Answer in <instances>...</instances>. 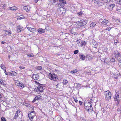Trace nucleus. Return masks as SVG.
<instances>
[{"label": "nucleus", "mask_w": 121, "mask_h": 121, "mask_svg": "<svg viewBox=\"0 0 121 121\" xmlns=\"http://www.w3.org/2000/svg\"><path fill=\"white\" fill-rule=\"evenodd\" d=\"M87 22L86 21L82 19L79 21H78L76 22V25L78 27H80L86 24Z\"/></svg>", "instance_id": "1"}, {"label": "nucleus", "mask_w": 121, "mask_h": 121, "mask_svg": "<svg viewBox=\"0 0 121 121\" xmlns=\"http://www.w3.org/2000/svg\"><path fill=\"white\" fill-rule=\"evenodd\" d=\"M15 85L17 86L20 89H22L26 86V85L22 82H20L18 80H16L15 82Z\"/></svg>", "instance_id": "2"}, {"label": "nucleus", "mask_w": 121, "mask_h": 121, "mask_svg": "<svg viewBox=\"0 0 121 121\" xmlns=\"http://www.w3.org/2000/svg\"><path fill=\"white\" fill-rule=\"evenodd\" d=\"M104 94L105 96L106 99L109 100L111 98V92L108 90L104 91Z\"/></svg>", "instance_id": "3"}, {"label": "nucleus", "mask_w": 121, "mask_h": 121, "mask_svg": "<svg viewBox=\"0 0 121 121\" xmlns=\"http://www.w3.org/2000/svg\"><path fill=\"white\" fill-rule=\"evenodd\" d=\"M48 77L51 80L54 81L57 80L58 79L57 76L55 74H52L49 73L48 75Z\"/></svg>", "instance_id": "4"}, {"label": "nucleus", "mask_w": 121, "mask_h": 121, "mask_svg": "<svg viewBox=\"0 0 121 121\" xmlns=\"http://www.w3.org/2000/svg\"><path fill=\"white\" fill-rule=\"evenodd\" d=\"M66 10L64 9L62 7L59 8L57 10L58 13L59 15L63 14L65 13Z\"/></svg>", "instance_id": "5"}, {"label": "nucleus", "mask_w": 121, "mask_h": 121, "mask_svg": "<svg viewBox=\"0 0 121 121\" xmlns=\"http://www.w3.org/2000/svg\"><path fill=\"white\" fill-rule=\"evenodd\" d=\"M43 86V85H42V86L41 85H38V86L35 89V91L39 93L42 92L44 89Z\"/></svg>", "instance_id": "6"}, {"label": "nucleus", "mask_w": 121, "mask_h": 121, "mask_svg": "<svg viewBox=\"0 0 121 121\" xmlns=\"http://www.w3.org/2000/svg\"><path fill=\"white\" fill-rule=\"evenodd\" d=\"M28 117L31 121H32L34 118V117L35 115V112L34 111L29 112H28Z\"/></svg>", "instance_id": "7"}, {"label": "nucleus", "mask_w": 121, "mask_h": 121, "mask_svg": "<svg viewBox=\"0 0 121 121\" xmlns=\"http://www.w3.org/2000/svg\"><path fill=\"white\" fill-rule=\"evenodd\" d=\"M91 105V104L90 102H86L84 103L85 108V109H88L87 108L88 107Z\"/></svg>", "instance_id": "8"}, {"label": "nucleus", "mask_w": 121, "mask_h": 121, "mask_svg": "<svg viewBox=\"0 0 121 121\" xmlns=\"http://www.w3.org/2000/svg\"><path fill=\"white\" fill-rule=\"evenodd\" d=\"M29 25H28L27 26V29L28 30L32 32H34L36 29L35 28H31V27H29Z\"/></svg>", "instance_id": "9"}, {"label": "nucleus", "mask_w": 121, "mask_h": 121, "mask_svg": "<svg viewBox=\"0 0 121 121\" xmlns=\"http://www.w3.org/2000/svg\"><path fill=\"white\" fill-rule=\"evenodd\" d=\"M59 1L60 2V3L59 4V5L61 6V7H63L64 6V5H62L61 4H65L66 3L65 1L64 0H59Z\"/></svg>", "instance_id": "10"}, {"label": "nucleus", "mask_w": 121, "mask_h": 121, "mask_svg": "<svg viewBox=\"0 0 121 121\" xmlns=\"http://www.w3.org/2000/svg\"><path fill=\"white\" fill-rule=\"evenodd\" d=\"M86 59L87 60H89L92 59V55L88 54L86 55Z\"/></svg>", "instance_id": "11"}, {"label": "nucleus", "mask_w": 121, "mask_h": 121, "mask_svg": "<svg viewBox=\"0 0 121 121\" xmlns=\"http://www.w3.org/2000/svg\"><path fill=\"white\" fill-rule=\"evenodd\" d=\"M30 7L29 6H25L24 7V9L27 12L30 11Z\"/></svg>", "instance_id": "12"}, {"label": "nucleus", "mask_w": 121, "mask_h": 121, "mask_svg": "<svg viewBox=\"0 0 121 121\" xmlns=\"http://www.w3.org/2000/svg\"><path fill=\"white\" fill-rule=\"evenodd\" d=\"M79 57L82 60H84L86 56L84 55L81 54L79 55Z\"/></svg>", "instance_id": "13"}, {"label": "nucleus", "mask_w": 121, "mask_h": 121, "mask_svg": "<svg viewBox=\"0 0 121 121\" xmlns=\"http://www.w3.org/2000/svg\"><path fill=\"white\" fill-rule=\"evenodd\" d=\"M115 6V5L114 4H111L108 6V8L110 10H112L113 8Z\"/></svg>", "instance_id": "14"}, {"label": "nucleus", "mask_w": 121, "mask_h": 121, "mask_svg": "<svg viewBox=\"0 0 121 121\" xmlns=\"http://www.w3.org/2000/svg\"><path fill=\"white\" fill-rule=\"evenodd\" d=\"M119 96L118 94H117V93H116V94L115 96L114 97V99L115 101H118L119 100Z\"/></svg>", "instance_id": "15"}, {"label": "nucleus", "mask_w": 121, "mask_h": 121, "mask_svg": "<svg viewBox=\"0 0 121 121\" xmlns=\"http://www.w3.org/2000/svg\"><path fill=\"white\" fill-rule=\"evenodd\" d=\"M80 45L79 44H78V45L79 47H82L85 46L86 44V42L85 41L81 42H80Z\"/></svg>", "instance_id": "16"}, {"label": "nucleus", "mask_w": 121, "mask_h": 121, "mask_svg": "<svg viewBox=\"0 0 121 121\" xmlns=\"http://www.w3.org/2000/svg\"><path fill=\"white\" fill-rule=\"evenodd\" d=\"M119 53L118 51H115L113 53V55H114V57H117L119 56Z\"/></svg>", "instance_id": "17"}, {"label": "nucleus", "mask_w": 121, "mask_h": 121, "mask_svg": "<svg viewBox=\"0 0 121 121\" xmlns=\"http://www.w3.org/2000/svg\"><path fill=\"white\" fill-rule=\"evenodd\" d=\"M45 31V29H43L41 28H39L38 29V32L40 34L44 33Z\"/></svg>", "instance_id": "18"}, {"label": "nucleus", "mask_w": 121, "mask_h": 121, "mask_svg": "<svg viewBox=\"0 0 121 121\" xmlns=\"http://www.w3.org/2000/svg\"><path fill=\"white\" fill-rule=\"evenodd\" d=\"M9 9L12 11H15L18 9V8L17 7L15 6L11 7Z\"/></svg>", "instance_id": "19"}, {"label": "nucleus", "mask_w": 121, "mask_h": 121, "mask_svg": "<svg viewBox=\"0 0 121 121\" xmlns=\"http://www.w3.org/2000/svg\"><path fill=\"white\" fill-rule=\"evenodd\" d=\"M32 78L35 80H37L38 78V75L37 74H34L33 75Z\"/></svg>", "instance_id": "20"}, {"label": "nucleus", "mask_w": 121, "mask_h": 121, "mask_svg": "<svg viewBox=\"0 0 121 121\" xmlns=\"http://www.w3.org/2000/svg\"><path fill=\"white\" fill-rule=\"evenodd\" d=\"M88 109H85L88 112H90L92 111L93 109V108L92 107V106H90V107H88L87 108Z\"/></svg>", "instance_id": "21"}, {"label": "nucleus", "mask_w": 121, "mask_h": 121, "mask_svg": "<svg viewBox=\"0 0 121 121\" xmlns=\"http://www.w3.org/2000/svg\"><path fill=\"white\" fill-rule=\"evenodd\" d=\"M97 23L96 22H93L90 25V26L91 27H93L96 25Z\"/></svg>", "instance_id": "22"}, {"label": "nucleus", "mask_w": 121, "mask_h": 121, "mask_svg": "<svg viewBox=\"0 0 121 121\" xmlns=\"http://www.w3.org/2000/svg\"><path fill=\"white\" fill-rule=\"evenodd\" d=\"M109 22V21L108 20L104 19L101 23L102 24L106 25Z\"/></svg>", "instance_id": "23"}, {"label": "nucleus", "mask_w": 121, "mask_h": 121, "mask_svg": "<svg viewBox=\"0 0 121 121\" xmlns=\"http://www.w3.org/2000/svg\"><path fill=\"white\" fill-rule=\"evenodd\" d=\"M22 28L20 26H18L17 27V32L19 33L21 31Z\"/></svg>", "instance_id": "24"}, {"label": "nucleus", "mask_w": 121, "mask_h": 121, "mask_svg": "<svg viewBox=\"0 0 121 121\" xmlns=\"http://www.w3.org/2000/svg\"><path fill=\"white\" fill-rule=\"evenodd\" d=\"M41 97V96L40 95H38L36 96L34 99V102L36 101L38 99H40Z\"/></svg>", "instance_id": "25"}, {"label": "nucleus", "mask_w": 121, "mask_h": 121, "mask_svg": "<svg viewBox=\"0 0 121 121\" xmlns=\"http://www.w3.org/2000/svg\"><path fill=\"white\" fill-rule=\"evenodd\" d=\"M0 66L1 68L3 69L5 71V72H6V67L4 66V65L3 64H2L0 65Z\"/></svg>", "instance_id": "26"}, {"label": "nucleus", "mask_w": 121, "mask_h": 121, "mask_svg": "<svg viewBox=\"0 0 121 121\" xmlns=\"http://www.w3.org/2000/svg\"><path fill=\"white\" fill-rule=\"evenodd\" d=\"M114 71L113 73V74L114 75H116L119 74V72L117 69H114Z\"/></svg>", "instance_id": "27"}, {"label": "nucleus", "mask_w": 121, "mask_h": 121, "mask_svg": "<svg viewBox=\"0 0 121 121\" xmlns=\"http://www.w3.org/2000/svg\"><path fill=\"white\" fill-rule=\"evenodd\" d=\"M4 31L6 34L9 35L11 33V31L10 30H4Z\"/></svg>", "instance_id": "28"}, {"label": "nucleus", "mask_w": 121, "mask_h": 121, "mask_svg": "<svg viewBox=\"0 0 121 121\" xmlns=\"http://www.w3.org/2000/svg\"><path fill=\"white\" fill-rule=\"evenodd\" d=\"M10 74L12 75H16L17 73L15 71H12L10 73Z\"/></svg>", "instance_id": "29"}, {"label": "nucleus", "mask_w": 121, "mask_h": 121, "mask_svg": "<svg viewBox=\"0 0 121 121\" xmlns=\"http://www.w3.org/2000/svg\"><path fill=\"white\" fill-rule=\"evenodd\" d=\"M92 46L93 47H94L95 48H96L97 46V44L96 43H92Z\"/></svg>", "instance_id": "30"}, {"label": "nucleus", "mask_w": 121, "mask_h": 121, "mask_svg": "<svg viewBox=\"0 0 121 121\" xmlns=\"http://www.w3.org/2000/svg\"><path fill=\"white\" fill-rule=\"evenodd\" d=\"M42 69V67L41 66L37 67L36 68V69L37 70H40L41 69Z\"/></svg>", "instance_id": "31"}, {"label": "nucleus", "mask_w": 121, "mask_h": 121, "mask_svg": "<svg viewBox=\"0 0 121 121\" xmlns=\"http://www.w3.org/2000/svg\"><path fill=\"white\" fill-rule=\"evenodd\" d=\"M77 72V70L76 69L73 70V71H71V72L72 73H75Z\"/></svg>", "instance_id": "32"}, {"label": "nucleus", "mask_w": 121, "mask_h": 121, "mask_svg": "<svg viewBox=\"0 0 121 121\" xmlns=\"http://www.w3.org/2000/svg\"><path fill=\"white\" fill-rule=\"evenodd\" d=\"M75 10V9L74 6H72L71 8V11L72 12H73V11Z\"/></svg>", "instance_id": "33"}, {"label": "nucleus", "mask_w": 121, "mask_h": 121, "mask_svg": "<svg viewBox=\"0 0 121 121\" xmlns=\"http://www.w3.org/2000/svg\"><path fill=\"white\" fill-rule=\"evenodd\" d=\"M68 82V81L66 80H63V83L64 84H66Z\"/></svg>", "instance_id": "34"}, {"label": "nucleus", "mask_w": 121, "mask_h": 121, "mask_svg": "<svg viewBox=\"0 0 121 121\" xmlns=\"http://www.w3.org/2000/svg\"><path fill=\"white\" fill-rule=\"evenodd\" d=\"M73 30H72L71 31V33L72 34H74V35H76V34H77V33L76 32H73Z\"/></svg>", "instance_id": "35"}, {"label": "nucleus", "mask_w": 121, "mask_h": 121, "mask_svg": "<svg viewBox=\"0 0 121 121\" xmlns=\"http://www.w3.org/2000/svg\"><path fill=\"white\" fill-rule=\"evenodd\" d=\"M78 50H76L74 52V54H77L78 52Z\"/></svg>", "instance_id": "36"}, {"label": "nucleus", "mask_w": 121, "mask_h": 121, "mask_svg": "<svg viewBox=\"0 0 121 121\" xmlns=\"http://www.w3.org/2000/svg\"><path fill=\"white\" fill-rule=\"evenodd\" d=\"M1 121H6L5 119L3 117H2L1 119Z\"/></svg>", "instance_id": "37"}, {"label": "nucleus", "mask_w": 121, "mask_h": 121, "mask_svg": "<svg viewBox=\"0 0 121 121\" xmlns=\"http://www.w3.org/2000/svg\"><path fill=\"white\" fill-rule=\"evenodd\" d=\"M18 116V114H16V113L14 117H13L14 119H16L17 118V117Z\"/></svg>", "instance_id": "38"}, {"label": "nucleus", "mask_w": 121, "mask_h": 121, "mask_svg": "<svg viewBox=\"0 0 121 121\" xmlns=\"http://www.w3.org/2000/svg\"><path fill=\"white\" fill-rule=\"evenodd\" d=\"M75 102L76 103H77L78 101V100L77 99V98H73Z\"/></svg>", "instance_id": "39"}, {"label": "nucleus", "mask_w": 121, "mask_h": 121, "mask_svg": "<svg viewBox=\"0 0 121 121\" xmlns=\"http://www.w3.org/2000/svg\"><path fill=\"white\" fill-rule=\"evenodd\" d=\"M35 82L36 84H38V85H41L42 86V85L41 84H39L38 82L36 81H35Z\"/></svg>", "instance_id": "40"}, {"label": "nucleus", "mask_w": 121, "mask_h": 121, "mask_svg": "<svg viewBox=\"0 0 121 121\" xmlns=\"http://www.w3.org/2000/svg\"><path fill=\"white\" fill-rule=\"evenodd\" d=\"M0 85H2L3 84L4 82H3V80H1L0 82Z\"/></svg>", "instance_id": "41"}, {"label": "nucleus", "mask_w": 121, "mask_h": 121, "mask_svg": "<svg viewBox=\"0 0 121 121\" xmlns=\"http://www.w3.org/2000/svg\"><path fill=\"white\" fill-rule=\"evenodd\" d=\"M110 60L112 62H114L115 61V59L114 58H112L110 59Z\"/></svg>", "instance_id": "42"}, {"label": "nucleus", "mask_w": 121, "mask_h": 121, "mask_svg": "<svg viewBox=\"0 0 121 121\" xmlns=\"http://www.w3.org/2000/svg\"><path fill=\"white\" fill-rule=\"evenodd\" d=\"M20 112V110H18L17 112H16V114H18V113H19Z\"/></svg>", "instance_id": "43"}, {"label": "nucleus", "mask_w": 121, "mask_h": 121, "mask_svg": "<svg viewBox=\"0 0 121 121\" xmlns=\"http://www.w3.org/2000/svg\"><path fill=\"white\" fill-rule=\"evenodd\" d=\"M82 12H80L78 13V14L79 15H82Z\"/></svg>", "instance_id": "44"}, {"label": "nucleus", "mask_w": 121, "mask_h": 121, "mask_svg": "<svg viewBox=\"0 0 121 121\" xmlns=\"http://www.w3.org/2000/svg\"><path fill=\"white\" fill-rule=\"evenodd\" d=\"M27 56H29V57H33V56H34V55H31L30 54H28Z\"/></svg>", "instance_id": "45"}, {"label": "nucleus", "mask_w": 121, "mask_h": 121, "mask_svg": "<svg viewBox=\"0 0 121 121\" xmlns=\"http://www.w3.org/2000/svg\"><path fill=\"white\" fill-rule=\"evenodd\" d=\"M117 1L121 5V0H117Z\"/></svg>", "instance_id": "46"}, {"label": "nucleus", "mask_w": 121, "mask_h": 121, "mask_svg": "<svg viewBox=\"0 0 121 121\" xmlns=\"http://www.w3.org/2000/svg\"><path fill=\"white\" fill-rule=\"evenodd\" d=\"M117 111H121V106L118 109Z\"/></svg>", "instance_id": "47"}, {"label": "nucleus", "mask_w": 121, "mask_h": 121, "mask_svg": "<svg viewBox=\"0 0 121 121\" xmlns=\"http://www.w3.org/2000/svg\"><path fill=\"white\" fill-rule=\"evenodd\" d=\"M19 68L21 69H24L25 68L24 67L20 66L19 67Z\"/></svg>", "instance_id": "48"}, {"label": "nucleus", "mask_w": 121, "mask_h": 121, "mask_svg": "<svg viewBox=\"0 0 121 121\" xmlns=\"http://www.w3.org/2000/svg\"><path fill=\"white\" fill-rule=\"evenodd\" d=\"M111 29V27H108L107 28L106 30H109Z\"/></svg>", "instance_id": "49"}, {"label": "nucleus", "mask_w": 121, "mask_h": 121, "mask_svg": "<svg viewBox=\"0 0 121 121\" xmlns=\"http://www.w3.org/2000/svg\"><path fill=\"white\" fill-rule=\"evenodd\" d=\"M6 4H4L3 5V8H4L6 7Z\"/></svg>", "instance_id": "50"}, {"label": "nucleus", "mask_w": 121, "mask_h": 121, "mask_svg": "<svg viewBox=\"0 0 121 121\" xmlns=\"http://www.w3.org/2000/svg\"><path fill=\"white\" fill-rule=\"evenodd\" d=\"M119 62L120 63H121V59H120L119 60ZM120 66L121 67V64L120 65Z\"/></svg>", "instance_id": "51"}, {"label": "nucleus", "mask_w": 121, "mask_h": 121, "mask_svg": "<svg viewBox=\"0 0 121 121\" xmlns=\"http://www.w3.org/2000/svg\"><path fill=\"white\" fill-rule=\"evenodd\" d=\"M112 19L113 20H116V17H115L113 16L112 17Z\"/></svg>", "instance_id": "52"}, {"label": "nucleus", "mask_w": 121, "mask_h": 121, "mask_svg": "<svg viewBox=\"0 0 121 121\" xmlns=\"http://www.w3.org/2000/svg\"><path fill=\"white\" fill-rule=\"evenodd\" d=\"M79 103L80 104V105H81L82 103V102L81 101H79Z\"/></svg>", "instance_id": "53"}, {"label": "nucleus", "mask_w": 121, "mask_h": 121, "mask_svg": "<svg viewBox=\"0 0 121 121\" xmlns=\"http://www.w3.org/2000/svg\"><path fill=\"white\" fill-rule=\"evenodd\" d=\"M116 22H120L119 20V19H117L116 20Z\"/></svg>", "instance_id": "54"}, {"label": "nucleus", "mask_w": 121, "mask_h": 121, "mask_svg": "<svg viewBox=\"0 0 121 121\" xmlns=\"http://www.w3.org/2000/svg\"><path fill=\"white\" fill-rule=\"evenodd\" d=\"M5 43H6L5 42H4V41H2V42H1V43L2 44H4Z\"/></svg>", "instance_id": "55"}, {"label": "nucleus", "mask_w": 121, "mask_h": 121, "mask_svg": "<svg viewBox=\"0 0 121 121\" xmlns=\"http://www.w3.org/2000/svg\"><path fill=\"white\" fill-rule=\"evenodd\" d=\"M117 41V42H116L114 43V44L115 45H116L117 44V43L118 42Z\"/></svg>", "instance_id": "56"}, {"label": "nucleus", "mask_w": 121, "mask_h": 121, "mask_svg": "<svg viewBox=\"0 0 121 121\" xmlns=\"http://www.w3.org/2000/svg\"><path fill=\"white\" fill-rule=\"evenodd\" d=\"M39 0H34V1L35 3H37Z\"/></svg>", "instance_id": "57"}, {"label": "nucleus", "mask_w": 121, "mask_h": 121, "mask_svg": "<svg viewBox=\"0 0 121 121\" xmlns=\"http://www.w3.org/2000/svg\"><path fill=\"white\" fill-rule=\"evenodd\" d=\"M117 104H118L119 102V100H118V101H117Z\"/></svg>", "instance_id": "58"}, {"label": "nucleus", "mask_w": 121, "mask_h": 121, "mask_svg": "<svg viewBox=\"0 0 121 121\" xmlns=\"http://www.w3.org/2000/svg\"><path fill=\"white\" fill-rule=\"evenodd\" d=\"M29 25V27H31V28L32 27V26L30 24H28V25Z\"/></svg>", "instance_id": "59"}, {"label": "nucleus", "mask_w": 121, "mask_h": 121, "mask_svg": "<svg viewBox=\"0 0 121 121\" xmlns=\"http://www.w3.org/2000/svg\"><path fill=\"white\" fill-rule=\"evenodd\" d=\"M4 72L5 73V74L6 75H7L8 74V73H7V72H5V70H4Z\"/></svg>", "instance_id": "60"}, {"label": "nucleus", "mask_w": 121, "mask_h": 121, "mask_svg": "<svg viewBox=\"0 0 121 121\" xmlns=\"http://www.w3.org/2000/svg\"><path fill=\"white\" fill-rule=\"evenodd\" d=\"M21 17H20V18H23V17H22V16H21Z\"/></svg>", "instance_id": "61"}, {"label": "nucleus", "mask_w": 121, "mask_h": 121, "mask_svg": "<svg viewBox=\"0 0 121 121\" xmlns=\"http://www.w3.org/2000/svg\"><path fill=\"white\" fill-rule=\"evenodd\" d=\"M53 0V2L54 3H55L56 2V1L55 0Z\"/></svg>", "instance_id": "62"}, {"label": "nucleus", "mask_w": 121, "mask_h": 121, "mask_svg": "<svg viewBox=\"0 0 121 121\" xmlns=\"http://www.w3.org/2000/svg\"><path fill=\"white\" fill-rule=\"evenodd\" d=\"M2 95H0V99L2 97Z\"/></svg>", "instance_id": "63"}, {"label": "nucleus", "mask_w": 121, "mask_h": 121, "mask_svg": "<svg viewBox=\"0 0 121 121\" xmlns=\"http://www.w3.org/2000/svg\"><path fill=\"white\" fill-rule=\"evenodd\" d=\"M2 85H3L4 86H5L6 85L4 83Z\"/></svg>", "instance_id": "64"}]
</instances>
